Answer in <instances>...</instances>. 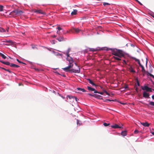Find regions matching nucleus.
<instances>
[{"mask_svg": "<svg viewBox=\"0 0 154 154\" xmlns=\"http://www.w3.org/2000/svg\"><path fill=\"white\" fill-rule=\"evenodd\" d=\"M112 51V54L118 57H114V58L117 60H121V58L124 57L125 55L124 52L122 50H117V49H110Z\"/></svg>", "mask_w": 154, "mask_h": 154, "instance_id": "nucleus-1", "label": "nucleus"}, {"mask_svg": "<svg viewBox=\"0 0 154 154\" xmlns=\"http://www.w3.org/2000/svg\"><path fill=\"white\" fill-rule=\"evenodd\" d=\"M75 66H77L76 69H69L71 68V66H68L65 68H62V69L64 71L67 72L69 71L71 72L75 73H79L80 72V69L79 66H77L76 63H75Z\"/></svg>", "mask_w": 154, "mask_h": 154, "instance_id": "nucleus-2", "label": "nucleus"}, {"mask_svg": "<svg viewBox=\"0 0 154 154\" xmlns=\"http://www.w3.org/2000/svg\"><path fill=\"white\" fill-rule=\"evenodd\" d=\"M24 11H23L19 9H16L11 12L9 15L11 16V17H15L22 15Z\"/></svg>", "mask_w": 154, "mask_h": 154, "instance_id": "nucleus-3", "label": "nucleus"}, {"mask_svg": "<svg viewBox=\"0 0 154 154\" xmlns=\"http://www.w3.org/2000/svg\"><path fill=\"white\" fill-rule=\"evenodd\" d=\"M141 89L143 90L146 91V92H151L152 91V88H149L146 85H145L143 87H141Z\"/></svg>", "mask_w": 154, "mask_h": 154, "instance_id": "nucleus-4", "label": "nucleus"}, {"mask_svg": "<svg viewBox=\"0 0 154 154\" xmlns=\"http://www.w3.org/2000/svg\"><path fill=\"white\" fill-rule=\"evenodd\" d=\"M33 12L35 13L41 14L44 15L45 14H46L45 12L43 11L42 10L40 9H34L33 10Z\"/></svg>", "mask_w": 154, "mask_h": 154, "instance_id": "nucleus-5", "label": "nucleus"}, {"mask_svg": "<svg viewBox=\"0 0 154 154\" xmlns=\"http://www.w3.org/2000/svg\"><path fill=\"white\" fill-rule=\"evenodd\" d=\"M143 96L145 98H149V93H147L145 91H144L143 92Z\"/></svg>", "mask_w": 154, "mask_h": 154, "instance_id": "nucleus-6", "label": "nucleus"}, {"mask_svg": "<svg viewBox=\"0 0 154 154\" xmlns=\"http://www.w3.org/2000/svg\"><path fill=\"white\" fill-rule=\"evenodd\" d=\"M87 80L89 83L91 84L92 86H96L97 85L93 82V81L89 79H87Z\"/></svg>", "mask_w": 154, "mask_h": 154, "instance_id": "nucleus-7", "label": "nucleus"}, {"mask_svg": "<svg viewBox=\"0 0 154 154\" xmlns=\"http://www.w3.org/2000/svg\"><path fill=\"white\" fill-rule=\"evenodd\" d=\"M111 127L112 128H122V126H120L119 125H118L115 124L114 125H112L111 126Z\"/></svg>", "mask_w": 154, "mask_h": 154, "instance_id": "nucleus-8", "label": "nucleus"}, {"mask_svg": "<svg viewBox=\"0 0 154 154\" xmlns=\"http://www.w3.org/2000/svg\"><path fill=\"white\" fill-rule=\"evenodd\" d=\"M140 124L144 127H149L150 124L146 122H140Z\"/></svg>", "mask_w": 154, "mask_h": 154, "instance_id": "nucleus-9", "label": "nucleus"}, {"mask_svg": "<svg viewBox=\"0 0 154 154\" xmlns=\"http://www.w3.org/2000/svg\"><path fill=\"white\" fill-rule=\"evenodd\" d=\"M10 66L11 67L14 68H18L20 67V66H19L13 63H10Z\"/></svg>", "mask_w": 154, "mask_h": 154, "instance_id": "nucleus-10", "label": "nucleus"}, {"mask_svg": "<svg viewBox=\"0 0 154 154\" xmlns=\"http://www.w3.org/2000/svg\"><path fill=\"white\" fill-rule=\"evenodd\" d=\"M93 97L97 98L98 99H102V96L100 95H98L97 94H93Z\"/></svg>", "mask_w": 154, "mask_h": 154, "instance_id": "nucleus-11", "label": "nucleus"}, {"mask_svg": "<svg viewBox=\"0 0 154 154\" xmlns=\"http://www.w3.org/2000/svg\"><path fill=\"white\" fill-rule=\"evenodd\" d=\"M72 29L73 30L74 32L75 31L76 33H79L81 30V29H80L78 28H73Z\"/></svg>", "mask_w": 154, "mask_h": 154, "instance_id": "nucleus-12", "label": "nucleus"}, {"mask_svg": "<svg viewBox=\"0 0 154 154\" xmlns=\"http://www.w3.org/2000/svg\"><path fill=\"white\" fill-rule=\"evenodd\" d=\"M57 39L59 42H61L64 40V38L63 36H60L58 37Z\"/></svg>", "mask_w": 154, "mask_h": 154, "instance_id": "nucleus-13", "label": "nucleus"}, {"mask_svg": "<svg viewBox=\"0 0 154 154\" xmlns=\"http://www.w3.org/2000/svg\"><path fill=\"white\" fill-rule=\"evenodd\" d=\"M144 73H146V74L147 76L149 75L150 76L154 79V75L149 73L148 71H146Z\"/></svg>", "mask_w": 154, "mask_h": 154, "instance_id": "nucleus-14", "label": "nucleus"}, {"mask_svg": "<svg viewBox=\"0 0 154 154\" xmlns=\"http://www.w3.org/2000/svg\"><path fill=\"white\" fill-rule=\"evenodd\" d=\"M70 58L71 59V60H69V66H71V68H72V67L73 66V64H72V63L73 62V61L72 60V57H70Z\"/></svg>", "mask_w": 154, "mask_h": 154, "instance_id": "nucleus-15", "label": "nucleus"}, {"mask_svg": "<svg viewBox=\"0 0 154 154\" xmlns=\"http://www.w3.org/2000/svg\"><path fill=\"white\" fill-rule=\"evenodd\" d=\"M87 88L88 90L89 91H94H94H96V90H95L94 88H91L89 86H87Z\"/></svg>", "mask_w": 154, "mask_h": 154, "instance_id": "nucleus-16", "label": "nucleus"}, {"mask_svg": "<svg viewBox=\"0 0 154 154\" xmlns=\"http://www.w3.org/2000/svg\"><path fill=\"white\" fill-rule=\"evenodd\" d=\"M77 10L76 9L74 10L73 11H72L71 13V14L72 15H76L77 14Z\"/></svg>", "mask_w": 154, "mask_h": 154, "instance_id": "nucleus-17", "label": "nucleus"}, {"mask_svg": "<svg viewBox=\"0 0 154 154\" xmlns=\"http://www.w3.org/2000/svg\"><path fill=\"white\" fill-rule=\"evenodd\" d=\"M121 135L123 136H125L127 135V131H122L121 132Z\"/></svg>", "mask_w": 154, "mask_h": 154, "instance_id": "nucleus-18", "label": "nucleus"}, {"mask_svg": "<svg viewBox=\"0 0 154 154\" xmlns=\"http://www.w3.org/2000/svg\"><path fill=\"white\" fill-rule=\"evenodd\" d=\"M142 68V72L143 73H144L146 72V70L144 69V67L142 65H140V66Z\"/></svg>", "mask_w": 154, "mask_h": 154, "instance_id": "nucleus-19", "label": "nucleus"}, {"mask_svg": "<svg viewBox=\"0 0 154 154\" xmlns=\"http://www.w3.org/2000/svg\"><path fill=\"white\" fill-rule=\"evenodd\" d=\"M133 58L136 61H137L138 62V63L139 64V66H140V65H141L140 63V60L139 59L134 57Z\"/></svg>", "mask_w": 154, "mask_h": 154, "instance_id": "nucleus-20", "label": "nucleus"}, {"mask_svg": "<svg viewBox=\"0 0 154 154\" xmlns=\"http://www.w3.org/2000/svg\"><path fill=\"white\" fill-rule=\"evenodd\" d=\"M70 51V48H68V50L66 52V54L67 56L68 57H69V52Z\"/></svg>", "mask_w": 154, "mask_h": 154, "instance_id": "nucleus-21", "label": "nucleus"}, {"mask_svg": "<svg viewBox=\"0 0 154 154\" xmlns=\"http://www.w3.org/2000/svg\"><path fill=\"white\" fill-rule=\"evenodd\" d=\"M0 56L3 59H5L7 57L2 53H0Z\"/></svg>", "mask_w": 154, "mask_h": 154, "instance_id": "nucleus-22", "label": "nucleus"}, {"mask_svg": "<svg viewBox=\"0 0 154 154\" xmlns=\"http://www.w3.org/2000/svg\"><path fill=\"white\" fill-rule=\"evenodd\" d=\"M70 32H71L72 33H74V32L73 31V30L72 29H70V30H69V31H66V32H63V34H66V33H70Z\"/></svg>", "mask_w": 154, "mask_h": 154, "instance_id": "nucleus-23", "label": "nucleus"}, {"mask_svg": "<svg viewBox=\"0 0 154 154\" xmlns=\"http://www.w3.org/2000/svg\"><path fill=\"white\" fill-rule=\"evenodd\" d=\"M77 89L78 90L82 91L83 92H85L86 91V90L85 89H83V88H78Z\"/></svg>", "mask_w": 154, "mask_h": 154, "instance_id": "nucleus-24", "label": "nucleus"}, {"mask_svg": "<svg viewBox=\"0 0 154 154\" xmlns=\"http://www.w3.org/2000/svg\"><path fill=\"white\" fill-rule=\"evenodd\" d=\"M94 93H98V94H101V95H103V92H98V91H97V90L96 91H94Z\"/></svg>", "mask_w": 154, "mask_h": 154, "instance_id": "nucleus-25", "label": "nucleus"}, {"mask_svg": "<svg viewBox=\"0 0 154 154\" xmlns=\"http://www.w3.org/2000/svg\"><path fill=\"white\" fill-rule=\"evenodd\" d=\"M5 30L4 28H0V32H5Z\"/></svg>", "mask_w": 154, "mask_h": 154, "instance_id": "nucleus-26", "label": "nucleus"}, {"mask_svg": "<svg viewBox=\"0 0 154 154\" xmlns=\"http://www.w3.org/2000/svg\"><path fill=\"white\" fill-rule=\"evenodd\" d=\"M3 63H4V64L7 65H8V66H10V62H8V61H5V62H3Z\"/></svg>", "mask_w": 154, "mask_h": 154, "instance_id": "nucleus-27", "label": "nucleus"}, {"mask_svg": "<svg viewBox=\"0 0 154 154\" xmlns=\"http://www.w3.org/2000/svg\"><path fill=\"white\" fill-rule=\"evenodd\" d=\"M129 69L130 70V71L131 72H135V71L131 67Z\"/></svg>", "mask_w": 154, "mask_h": 154, "instance_id": "nucleus-28", "label": "nucleus"}, {"mask_svg": "<svg viewBox=\"0 0 154 154\" xmlns=\"http://www.w3.org/2000/svg\"><path fill=\"white\" fill-rule=\"evenodd\" d=\"M149 104L151 106H154V102L152 101H150L149 103Z\"/></svg>", "mask_w": 154, "mask_h": 154, "instance_id": "nucleus-29", "label": "nucleus"}, {"mask_svg": "<svg viewBox=\"0 0 154 154\" xmlns=\"http://www.w3.org/2000/svg\"><path fill=\"white\" fill-rule=\"evenodd\" d=\"M3 6L2 5H0V11H3Z\"/></svg>", "mask_w": 154, "mask_h": 154, "instance_id": "nucleus-30", "label": "nucleus"}, {"mask_svg": "<svg viewBox=\"0 0 154 154\" xmlns=\"http://www.w3.org/2000/svg\"><path fill=\"white\" fill-rule=\"evenodd\" d=\"M5 70L6 71L8 72H9L11 73L12 72L9 69H5Z\"/></svg>", "mask_w": 154, "mask_h": 154, "instance_id": "nucleus-31", "label": "nucleus"}, {"mask_svg": "<svg viewBox=\"0 0 154 154\" xmlns=\"http://www.w3.org/2000/svg\"><path fill=\"white\" fill-rule=\"evenodd\" d=\"M103 125L105 126H107L110 125L109 123H104L103 124Z\"/></svg>", "mask_w": 154, "mask_h": 154, "instance_id": "nucleus-32", "label": "nucleus"}, {"mask_svg": "<svg viewBox=\"0 0 154 154\" xmlns=\"http://www.w3.org/2000/svg\"><path fill=\"white\" fill-rule=\"evenodd\" d=\"M136 82H137V85L138 86H140V83L139 82L138 80L137 79H136Z\"/></svg>", "mask_w": 154, "mask_h": 154, "instance_id": "nucleus-33", "label": "nucleus"}, {"mask_svg": "<svg viewBox=\"0 0 154 154\" xmlns=\"http://www.w3.org/2000/svg\"><path fill=\"white\" fill-rule=\"evenodd\" d=\"M110 5V4H109V3H108L104 2L103 3V5L104 6H106V5Z\"/></svg>", "mask_w": 154, "mask_h": 154, "instance_id": "nucleus-34", "label": "nucleus"}, {"mask_svg": "<svg viewBox=\"0 0 154 154\" xmlns=\"http://www.w3.org/2000/svg\"><path fill=\"white\" fill-rule=\"evenodd\" d=\"M139 131L137 130H136L134 131V134H137L139 133Z\"/></svg>", "mask_w": 154, "mask_h": 154, "instance_id": "nucleus-35", "label": "nucleus"}, {"mask_svg": "<svg viewBox=\"0 0 154 154\" xmlns=\"http://www.w3.org/2000/svg\"><path fill=\"white\" fill-rule=\"evenodd\" d=\"M57 29H58V30H59V31H60V30H62V29L60 27H58L57 28Z\"/></svg>", "mask_w": 154, "mask_h": 154, "instance_id": "nucleus-36", "label": "nucleus"}, {"mask_svg": "<svg viewBox=\"0 0 154 154\" xmlns=\"http://www.w3.org/2000/svg\"><path fill=\"white\" fill-rule=\"evenodd\" d=\"M17 61L19 63H23V64H24V63H23V62H21L20 61V60H19L17 59Z\"/></svg>", "mask_w": 154, "mask_h": 154, "instance_id": "nucleus-37", "label": "nucleus"}, {"mask_svg": "<svg viewBox=\"0 0 154 154\" xmlns=\"http://www.w3.org/2000/svg\"><path fill=\"white\" fill-rule=\"evenodd\" d=\"M106 101H114V100H110V99H107L106 100Z\"/></svg>", "mask_w": 154, "mask_h": 154, "instance_id": "nucleus-38", "label": "nucleus"}, {"mask_svg": "<svg viewBox=\"0 0 154 154\" xmlns=\"http://www.w3.org/2000/svg\"><path fill=\"white\" fill-rule=\"evenodd\" d=\"M135 1H136L140 5H142V4L141 3H140V2H139L138 0H135Z\"/></svg>", "mask_w": 154, "mask_h": 154, "instance_id": "nucleus-39", "label": "nucleus"}, {"mask_svg": "<svg viewBox=\"0 0 154 154\" xmlns=\"http://www.w3.org/2000/svg\"><path fill=\"white\" fill-rule=\"evenodd\" d=\"M124 88L125 89H126L128 88V86L127 85H125L124 87Z\"/></svg>", "mask_w": 154, "mask_h": 154, "instance_id": "nucleus-40", "label": "nucleus"}, {"mask_svg": "<svg viewBox=\"0 0 154 154\" xmlns=\"http://www.w3.org/2000/svg\"><path fill=\"white\" fill-rule=\"evenodd\" d=\"M77 124L78 125L79 124V125H81V124L79 122V121L78 120H77Z\"/></svg>", "mask_w": 154, "mask_h": 154, "instance_id": "nucleus-41", "label": "nucleus"}, {"mask_svg": "<svg viewBox=\"0 0 154 154\" xmlns=\"http://www.w3.org/2000/svg\"><path fill=\"white\" fill-rule=\"evenodd\" d=\"M123 64H126V61L125 60H123Z\"/></svg>", "mask_w": 154, "mask_h": 154, "instance_id": "nucleus-42", "label": "nucleus"}, {"mask_svg": "<svg viewBox=\"0 0 154 154\" xmlns=\"http://www.w3.org/2000/svg\"><path fill=\"white\" fill-rule=\"evenodd\" d=\"M88 94L89 96H93V95H92V94H91L88 93V94Z\"/></svg>", "mask_w": 154, "mask_h": 154, "instance_id": "nucleus-43", "label": "nucleus"}, {"mask_svg": "<svg viewBox=\"0 0 154 154\" xmlns=\"http://www.w3.org/2000/svg\"><path fill=\"white\" fill-rule=\"evenodd\" d=\"M57 33L59 35H60V31L57 30Z\"/></svg>", "mask_w": 154, "mask_h": 154, "instance_id": "nucleus-44", "label": "nucleus"}, {"mask_svg": "<svg viewBox=\"0 0 154 154\" xmlns=\"http://www.w3.org/2000/svg\"><path fill=\"white\" fill-rule=\"evenodd\" d=\"M68 97L69 98V99H71V98H73V97L72 96H68Z\"/></svg>", "mask_w": 154, "mask_h": 154, "instance_id": "nucleus-45", "label": "nucleus"}, {"mask_svg": "<svg viewBox=\"0 0 154 154\" xmlns=\"http://www.w3.org/2000/svg\"><path fill=\"white\" fill-rule=\"evenodd\" d=\"M73 98H75V100L76 101H77V98L76 97H73Z\"/></svg>", "mask_w": 154, "mask_h": 154, "instance_id": "nucleus-46", "label": "nucleus"}, {"mask_svg": "<svg viewBox=\"0 0 154 154\" xmlns=\"http://www.w3.org/2000/svg\"><path fill=\"white\" fill-rule=\"evenodd\" d=\"M105 93L106 94V95H109V94L108 93L107 91H105Z\"/></svg>", "mask_w": 154, "mask_h": 154, "instance_id": "nucleus-47", "label": "nucleus"}, {"mask_svg": "<svg viewBox=\"0 0 154 154\" xmlns=\"http://www.w3.org/2000/svg\"><path fill=\"white\" fill-rule=\"evenodd\" d=\"M7 42L8 43H11L12 42V41H10V40H9L8 41H7Z\"/></svg>", "mask_w": 154, "mask_h": 154, "instance_id": "nucleus-48", "label": "nucleus"}, {"mask_svg": "<svg viewBox=\"0 0 154 154\" xmlns=\"http://www.w3.org/2000/svg\"><path fill=\"white\" fill-rule=\"evenodd\" d=\"M9 27H7V29H6V30L8 32V31H9Z\"/></svg>", "mask_w": 154, "mask_h": 154, "instance_id": "nucleus-49", "label": "nucleus"}, {"mask_svg": "<svg viewBox=\"0 0 154 154\" xmlns=\"http://www.w3.org/2000/svg\"><path fill=\"white\" fill-rule=\"evenodd\" d=\"M152 98L153 99H154V95H152Z\"/></svg>", "mask_w": 154, "mask_h": 154, "instance_id": "nucleus-50", "label": "nucleus"}, {"mask_svg": "<svg viewBox=\"0 0 154 154\" xmlns=\"http://www.w3.org/2000/svg\"><path fill=\"white\" fill-rule=\"evenodd\" d=\"M90 51H95V50L94 49H93L92 50L91 49L90 50Z\"/></svg>", "mask_w": 154, "mask_h": 154, "instance_id": "nucleus-51", "label": "nucleus"}, {"mask_svg": "<svg viewBox=\"0 0 154 154\" xmlns=\"http://www.w3.org/2000/svg\"><path fill=\"white\" fill-rule=\"evenodd\" d=\"M135 90H136L137 91H138V88H137V87L136 88H135Z\"/></svg>", "mask_w": 154, "mask_h": 154, "instance_id": "nucleus-52", "label": "nucleus"}, {"mask_svg": "<svg viewBox=\"0 0 154 154\" xmlns=\"http://www.w3.org/2000/svg\"><path fill=\"white\" fill-rule=\"evenodd\" d=\"M5 62V61H3L2 60H1L0 61V62H1L3 64H4L3 62Z\"/></svg>", "mask_w": 154, "mask_h": 154, "instance_id": "nucleus-53", "label": "nucleus"}, {"mask_svg": "<svg viewBox=\"0 0 154 154\" xmlns=\"http://www.w3.org/2000/svg\"><path fill=\"white\" fill-rule=\"evenodd\" d=\"M0 68H1L2 69H4V70H5V68H3V67H0Z\"/></svg>", "mask_w": 154, "mask_h": 154, "instance_id": "nucleus-54", "label": "nucleus"}, {"mask_svg": "<svg viewBox=\"0 0 154 154\" xmlns=\"http://www.w3.org/2000/svg\"><path fill=\"white\" fill-rule=\"evenodd\" d=\"M147 60H146V66H147Z\"/></svg>", "mask_w": 154, "mask_h": 154, "instance_id": "nucleus-55", "label": "nucleus"}, {"mask_svg": "<svg viewBox=\"0 0 154 154\" xmlns=\"http://www.w3.org/2000/svg\"><path fill=\"white\" fill-rule=\"evenodd\" d=\"M151 133L152 134L154 135V132H151Z\"/></svg>", "mask_w": 154, "mask_h": 154, "instance_id": "nucleus-56", "label": "nucleus"}, {"mask_svg": "<svg viewBox=\"0 0 154 154\" xmlns=\"http://www.w3.org/2000/svg\"><path fill=\"white\" fill-rule=\"evenodd\" d=\"M103 91L104 93H105V91H106V90H103Z\"/></svg>", "mask_w": 154, "mask_h": 154, "instance_id": "nucleus-57", "label": "nucleus"}, {"mask_svg": "<svg viewBox=\"0 0 154 154\" xmlns=\"http://www.w3.org/2000/svg\"><path fill=\"white\" fill-rule=\"evenodd\" d=\"M143 73V76H144L145 75V74H146V73Z\"/></svg>", "mask_w": 154, "mask_h": 154, "instance_id": "nucleus-58", "label": "nucleus"}, {"mask_svg": "<svg viewBox=\"0 0 154 154\" xmlns=\"http://www.w3.org/2000/svg\"><path fill=\"white\" fill-rule=\"evenodd\" d=\"M53 37H54V38H55V37H56V36H55V35H54L53 36Z\"/></svg>", "mask_w": 154, "mask_h": 154, "instance_id": "nucleus-59", "label": "nucleus"}, {"mask_svg": "<svg viewBox=\"0 0 154 154\" xmlns=\"http://www.w3.org/2000/svg\"><path fill=\"white\" fill-rule=\"evenodd\" d=\"M120 103H121V104H123V103H121V102H120Z\"/></svg>", "mask_w": 154, "mask_h": 154, "instance_id": "nucleus-60", "label": "nucleus"}, {"mask_svg": "<svg viewBox=\"0 0 154 154\" xmlns=\"http://www.w3.org/2000/svg\"><path fill=\"white\" fill-rule=\"evenodd\" d=\"M100 87V88H101L102 89V88H103V87Z\"/></svg>", "mask_w": 154, "mask_h": 154, "instance_id": "nucleus-61", "label": "nucleus"}, {"mask_svg": "<svg viewBox=\"0 0 154 154\" xmlns=\"http://www.w3.org/2000/svg\"><path fill=\"white\" fill-rule=\"evenodd\" d=\"M114 100V101H116V99H115V100Z\"/></svg>", "mask_w": 154, "mask_h": 154, "instance_id": "nucleus-62", "label": "nucleus"}, {"mask_svg": "<svg viewBox=\"0 0 154 154\" xmlns=\"http://www.w3.org/2000/svg\"><path fill=\"white\" fill-rule=\"evenodd\" d=\"M32 48H34V47H32Z\"/></svg>", "mask_w": 154, "mask_h": 154, "instance_id": "nucleus-63", "label": "nucleus"}, {"mask_svg": "<svg viewBox=\"0 0 154 154\" xmlns=\"http://www.w3.org/2000/svg\"><path fill=\"white\" fill-rule=\"evenodd\" d=\"M62 97V98H64V97Z\"/></svg>", "mask_w": 154, "mask_h": 154, "instance_id": "nucleus-64", "label": "nucleus"}]
</instances>
